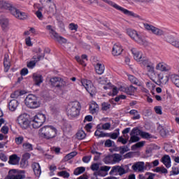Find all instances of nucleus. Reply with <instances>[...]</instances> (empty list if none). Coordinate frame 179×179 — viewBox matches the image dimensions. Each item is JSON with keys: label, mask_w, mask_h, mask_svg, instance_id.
I'll return each instance as SVG.
<instances>
[{"label": "nucleus", "mask_w": 179, "mask_h": 179, "mask_svg": "<svg viewBox=\"0 0 179 179\" xmlns=\"http://www.w3.org/2000/svg\"><path fill=\"white\" fill-rule=\"evenodd\" d=\"M0 9L9 10L14 17H16V19H19L20 20H26V19L29 17V15H27L26 13L20 11L10 3L5 0H0Z\"/></svg>", "instance_id": "1"}, {"label": "nucleus", "mask_w": 179, "mask_h": 179, "mask_svg": "<svg viewBox=\"0 0 179 179\" xmlns=\"http://www.w3.org/2000/svg\"><path fill=\"white\" fill-rule=\"evenodd\" d=\"M38 136L43 139H53L57 136V129L51 125H46L39 129Z\"/></svg>", "instance_id": "2"}, {"label": "nucleus", "mask_w": 179, "mask_h": 179, "mask_svg": "<svg viewBox=\"0 0 179 179\" xmlns=\"http://www.w3.org/2000/svg\"><path fill=\"white\" fill-rule=\"evenodd\" d=\"M66 114L69 118H76L80 114V103L73 101L69 103L66 109Z\"/></svg>", "instance_id": "3"}, {"label": "nucleus", "mask_w": 179, "mask_h": 179, "mask_svg": "<svg viewBox=\"0 0 179 179\" xmlns=\"http://www.w3.org/2000/svg\"><path fill=\"white\" fill-rule=\"evenodd\" d=\"M127 34L129 35L131 40L136 43H138V44H141V45H145L146 47V45L149 44L146 40L143 39L142 35H141V33L138 32L135 29H127Z\"/></svg>", "instance_id": "4"}, {"label": "nucleus", "mask_w": 179, "mask_h": 179, "mask_svg": "<svg viewBox=\"0 0 179 179\" xmlns=\"http://www.w3.org/2000/svg\"><path fill=\"white\" fill-rule=\"evenodd\" d=\"M103 2H105V3H108V5H110V6H112L113 8H115V9H117V10H120L124 15H126L127 16H131V17H137L139 19L141 16H139L137 14H135V13L132 11H129V10H127L121 6H120L118 4L114 3L111 0H101Z\"/></svg>", "instance_id": "5"}, {"label": "nucleus", "mask_w": 179, "mask_h": 179, "mask_svg": "<svg viewBox=\"0 0 179 179\" xmlns=\"http://www.w3.org/2000/svg\"><path fill=\"white\" fill-rule=\"evenodd\" d=\"M129 171V165H122V166H115L112 167L109 174L113 176V174H118L119 176H124Z\"/></svg>", "instance_id": "6"}, {"label": "nucleus", "mask_w": 179, "mask_h": 179, "mask_svg": "<svg viewBox=\"0 0 179 179\" xmlns=\"http://www.w3.org/2000/svg\"><path fill=\"white\" fill-rule=\"evenodd\" d=\"M25 104L27 107H29V108H37L40 107V102L37 96L34 94H29L26 97Z\"/></svg>", "instance_id": "7"}, {"label": "nucleus", "mask_w": 179, "mask_h": 179, "mask_svg": "<svg viewBox=\"0 0 179 179\" xmlns=\"http://www.w3.org/2000/svg\"><path fill=\"white\" fill-rule=\"evenodd\" d=\"M45 115L43 113H38L35 115L32 120V127L35 129L40 128V127L43 126V124L45 122Z\"/></svg>", "instance_id": "8"}, {"label": "nucleus", "mask_w": 179, "mask_h": 179, "mask_svg": "<svg viewBox=\"0 0 179 179\" xmlns=\"http://www.w3.org/2000/svg\"><path fill=\"white\" fill-rule=\"evenodd\" d=\"M26 178L24 175V171H20L19 172L16 169H11L8 172V175L6 179H24Z\"/></svg>", "instance_id": "9"}, {"label": "nucleus", "mask_w": 179, "mask_h": 179, "mask_svg": "<svg viewBox=\"0 0 179 179\" xmlns=\"http://www.w3.org/2000/svg\"><path fill=\"white\" fill-rule=\"evenodd\" d=\"M81 84L82 86H83L87 90V92L91 94V96H93V94L96 93V87H94V85H93L92 81L87 79H82Z\"/></svg>", "instance_id": "10"}, {"label": "nucleus", "mask_w": 179, "mask_h": 179, "mask_svg": "<svg viewBox=\"0 0 179 179\" xmlns=\"http://www.w3.org/2000/svg\"><path fill=\"white\" fill-rule=\"evenodd\" d=\"M40 3L41 5H45V10L48 13V15L51 13H54V8H56L55 3H54V1L52 0H40Z\"/></svg>", "instance_id": "11"}, {"label": "nucleus", "mask_w": 179, "mask_h": 179, "mask_svg": "<svg viewBox=\"0 0 179 179\" xmlns=\"http://www.w3.org/2000/svg\"><path fill=\"white\" fill-rule=\"evenodd\" d=\"M17 122L22 129H27L30 127V120L26 114L20 115L17 118Z\"/></svg>", "instance_id": "12"}, {"label": "nucleus", "mask_w": 179, "mask_h": 179, "mask_svg": "<svg viewBox=\"0 0 179 179\" xmlns=\"http://www.w3.org/2000/svg\"><path fill=\"white\" fill-rule=\"evenodd\" d=\"M144 28L145 30H148V31H152L153 34H155V36H164V31L152 25L149 24L148 23L143 24Z\"/></svg>", "instance_id": "13"}, {"label": "nucleus", "mask_w": 179, "mask_h": 179, "mask_svg": "<svg viewBox=\"0 0 179 179\" xmlns=\"http://www.w3.org/2000/svg\"><path fill=\"white\" fill-rule=\"evenodd\" d=\"M156 71L159 72H170L172 69L171 66L164 62H159L155 66Z\"/></svg>", "instance_id": "14"}, {"label": "nucleus", "mask_w": 179, "mask_h": 179, "mask_svg": "<svg viewBox=\"0 0 179 179\" xmlns=\"http://www.w3.org/2000/svg\"><path fill=\"white\" fill-rule=\"evenodd\" d=\"M131 169L134 173H145L147 167L144 162H137L133 164Z\"/></svg>", "instance_id": "15"}, {"label": "nucleus", "mask_w": 179, "mask_h": 179, "mask_svg": "<svg viewBox=\"0 0 179 179\" xmlns=\"http://www.w3.org/2000/svg\"><path fill=\"white\" fill-rule=\"evenodd\" d=\"M139 129L138 127L134 128L130 133V139L129 141V143H134L135 142H139L141 138H139Z\"/></svg>", "instance_id": "16"}, {"label": "nucleus", "mask_w": 179, "mask_h": 179, "mask_svg": "<svg viewBox=\"0 0 179 179\" xmlns=\"http://www.w3.org/2000/svg\"><path fill=\"white\" fill-rule=\"evenodd\" d=\"M43 50H41V48H38L34 49V52L35 55L31 58L32 61L37 64V62H39V61H41V59H44L45 55L42 52Z\"/></svg>", "instance_id": "17"}, {"label": "nucleus", "mask_w": 179, "mask_h": 179, "mask_svg": "<svg viewBox=\"0 0 179 179\" xmlns=\"http://www.w3.org/2000/svg\"><path fill=\"white\" fill-rule=\"evenodd\" d=\"M131 52L135 61L137 62H142V61H143V59L145 58L143 57V54L141 51L138 50V49L132 48L131 49Z\"/></svg>", "instance_id": "18"}, {"label": "nucleus", "mask_w": 179, "mask_h": 179, "mask_svg": "<svg viewBox=\"0 0 179 179\" xmlns=\"http://www.w3.org/2000/svg\"><path fill=\"white\" fill-rule=\"evenodd\" d=\"M122 51H124L122 45L120 43H115L113 45L112 49V55H113V57H118L122 54Z\"/></svg>", "instance_id": "19"}, {"label": "nucleus", "mask_w": 179, "mask_h": 179, "mask_svg": "<svg viewBox=\"0 0 179 179\" xmlns=\"http://www.w3.org/2000/svg\"><path fill=\"white\" fill-rule=\"evenodd\" d=\"M120 90L121 92H124L127 93V94H133V93H135L136 92V88L132 85H130L129 87H121L120 88Z\"/></svg>", "instance_id": "20"}, {"label": "nucleus", "mask_w": 179, "mask_h": 179, "mask_svg": "<svg viewBox=\"0 0 179 179\" xmlns=\"http://www.w3.org/2000/svg\"><path fill=\"white\" fill-rule=\"evenodd\" d=\"M32 169L36 177H40V176H41V167H40L39 163L34 162L32 164Z\"/></svg>", "instance_id": "21"}, {"label": "nucleus", "mask_w": 179, "mask_h": 179, "mask_svg": "<svg viewBox=\"0 0 179 179\" xmlns=\"http://www.w3.org/2000/svg\"><path fill=\"white\" fill-rule=\"evenodd\" d=\"M110 169H111V166H102L99 168L98 174L99 176H102L103 177H105V176H107V173H108V171H110Z\"/></svg>", "instance_id": "22"}, {"label": "nucleus", "mask_w": 179, "mask_h": 179, "mask_svg": "<svg viewBox=\"0 0 179 179\" xmlns=\"http://www.w3.org/2000/svg\"><path fill=\"white\" fill-rule=\"evenodd\" d=\"M166 40L168 43H170L171 45H173V47H176V48H179V41L175 40L172 36H167L166 37Z\"/></svg>", "instance_id": "23"}, {"label": "nucleus", "mask_w": 179, "mask_h": 179, "mask_svg": "<svg viewBox=\"0 0 179 179\" xmlns=\"http://www.w3.org/2000/svg\"><path fill=\"white\" fill-rule=\"evenodd\" d=\"M19 162H20V157H17L16 154L10 156L8 161L9 164H19Z\"/></svg>", "instance_id": "24"}, {"label": "nucleus", "mask_w": 179, "mask_h": 179, "mask_svg": "<svg viewBox=\"0 0 179 179\" xmlns=\"http://www.w3.org/2000/svg\"><path fill=\"white\" fill-rule=\"evenodd\" d=\"M3 65L5 72H8L10 68V59L8 55H5L4 56Z\"/></svg>", "instance_id": "25"}, {"label": "nucleus", "mask_w": 179, "mask_h": 179, "mask_svg": "<svg viewBox=\"0 0 179 179\" xmlns=\"http://www.w3.org/2000/svg\"><path fill=\"white\" fill-rule=\"evenodd\" d=\"M162 162L163 164L166 167V169H170L171 167V159L170 156L165 155L162 158Z\"/></svg>", "instance_id": "26"}, {"label": "nucleus", "mask_w": 179, "mask_h": 179, "mask_svg": "<svg viewBox=\"0 0 179 179\" xmlns=\"http://www.w3.org/2000/svg\"><path fill=\"white\" fill-rule=\"evenodd\" d=\"M33 79L35 81L36 86H40L43 83V76L40 74L34 73Z\"/></svg>", "instance_id": "27"}, {"label": "nucleus", "mask_w": 179, "mask_h": 179, "mask_svg": "<svg viewBox=\"0 0 179 179\" xmlns=\"http://www.w3.org/2000/svg\"><path fill=\"white\" fill-rule=\"evenodd\" d=\"M69 83V80H64L62 78H60L56 87L59 89V90H63V89H65L68 86V83Z\"/></svg>", "instance_id": "28"}, {"label": "nucleus", "mask_w": 179, "mask_h": 179, "mask_svg": "<svg viewBox=\"0 0 179 179\" xmlns=\"http://www.w3.org/2000/svg\"><path fill=\"white\" fill-rule=\"evenodd\" d=\"M170 79L172 80L173 83L176 85L177 87H179V75L178 74H169Z\"/></svg>", "instance_id": "29"}, {"label": "nucleus", "mask_w": 179, "mask_h": 179, "mask_svg": "<svg viewBox=\"0 0 179 179\" xmlns=\"http://www.w3.org/2000/svg\"><path fill=\"white\" fill-rule=\"evenodd\" d=\"M17 106H19V102L17 100H11L8 103L9 110L10 111H15L17 108Z\"/></svg>", "instance_id": "30"}, {"label": "nucleus", "mask_w": 179, "mask_h": 179, "mask_svg": "<svg viewBox=\"0 0 179 179\" xmlns=\"http://www.w3.org/2000/svg\"><path fill=\"white\" fill-rule=\"evenodd\" d=\"M95 71L98 75H103L104 73V65L100 63L96 64Z\"/></svg>", "instance_id": "31"}, {"label": "nucleus", "mask_w": 179, "mask_h": 179, "mask_svg": "<svg viewBox=\"0 0 179 179\" xmlns=\"http://www.w3.org/2000/svg\"><path fill=\"white\" fill-rule=\"evenodd\" d=\"M90 110L91 114H96V113L99 111V105L96 103V102H92L90 104Z\"/></svg>", "instance_id": "32"}, {"label": "nucleus", "mask_w": 179, "mask_h": 179, "mask_svg": "<svg viewBox=\"0 0 179 179\" xmlns=\"http://www.w3.org/2000/svg\"><path fill=\"white\" fill-rule=\"evenodd\" d=\"M0 24L2 29H6L9 24V20L3 17H0Z\"/></svg>", "instance_id": "33"}, {"label": "nucleus", "mask_w": 179, "mask_h": 179, "mask_svg": "<svg viewBox=\"0 0 179 179\" xmlns=\"http://www.w3.org/2000/svg\"><path fill=\"white\" fill-rule=\"evenodd\" d=\"M113 163H120L122 160V155L120 154L112 155Z\"/></svg>", "instance_id": "34"}, {"label": "nucleus", "mask_w": 179, "mask_h": 179, "mask_svg": "<svg viewBox=\"0 0 179 179\" xmlns=\"http://www.w3.org/2000/svg\"><path fill=\"white\" fill-rule=\"evenodd\" d=\"M26 92L22 90H17L11 94L10 97L11 99H17L20 96H23Z\"/></svg>", "instance_id": "35"}, {"label": "nucleus", "mask_w": 179, "mask_h": 179, "mask_svg": "<svg viewBox=\"0 0 179 179\" xmlns=\"http://www.w3.org/2000/svg\"><path fill=\"white\" fill-rule=\"evenodd\" d=\"M128 79L129 82L134 83V85H138V86H141V83H139V80L135 76L132 75H128Z\"/></svg>", "instance_id": "36"}, {"label": "nucleus", "mask_w": 179, "mask_h": 179, "mask_svg": "<svg viewBox=\"0 0 179 179\" xmlns=\"http://www.w3.org/2000/svg\"><path fill=\"white\" fill-rule=\"evenodd\" d=\"M140 64L141 66H143L144 69H145L147 66H149L151 65L152 62L149 60V59L143 58L141 62H140Z\"/></svg>", "instance_id": "37"}, {"label": "nucleus", "mask_w": 179, "mask_h": 179, "mask_svg": "<svg viewBox=\"0 0 179 179\" xmlns=\"http://www.w3.org/2000/svg\"><path fill=\"white\" fill-rule=\"evenodd\" d=\"M155 173H159V174H167L169 171H167V169L164 167H157L154 169Z\"/></svg>", "instance_id": "38"}, {"label": "nucleus", "mask_w": 179, "mask_h": 179, "mask_svg": "<svg viewBox=\"0 0 179 179\" xmlns=\"http://www.w3.org/2000/svg\"><path fill=\"white\" fill-rule=\"evenodd\" d=\"M22 148L26 152H31V150H33V145L29 143H24L22 144Z\"/></svg>", "instance_id": "39"}, {"label": "nucleus", "mask_w": 179, "mask_h": 179, "mask_svg": "<svg viewBox=\"0 0 179 179\" xmlns=\"http://www.w3.org/2000/svg\"><path fill=\"white\" fill-rule=\"evenodd\" d=\"M96 80L98 83H100L101 85H110V82H108V80L104 77H99L98 78H96Z\"/></svg>", "instance_id": "40"}, {"label": "nucleus", "mask_w": 179, "mask_h": 179, "mask_svg": "<svg viewBox=\"0 0 179 179\" xmlns=\"http://www.w3.org/2000/svg\"><path fill=\"white\" fill-rule=\"evenodd\" d=\"M103 162L105 163V164H113V155H108L105 157L103 159Z\"/></svg>", "instance_id": "41"}, {"label": "nucleus", "mask_w": 179, "mask_h": 179, "mask_svg": "<svg viewBox=\"0 0 179 179\" xmlns=\"http://www.w3.org/2000/svg\"><path fill=\"white\" fill-rule=\"evenodd\" d=\"M60 79H61V78H59V77H53V78H50V82L52 86L57 87V85H58Z\"/></svg>", "instance_id": "42"}, {"label": "nucleus", "mask_w": 179, "mask_h": 179, "mask_svg": "<svg viewBox=\"0 0 179 179\" xmlns=\"http://www.w3.org/2000/svg\"><path fill=\"white\" fill-rule=\"evenodd\" d=\"M76 155H78V152H75V151L66 155L64 157L65 162H68V160H71V159H73V157H75V156H76Z\"/></svg>", "instance_id": "43"}, {"label": "nucleus", "mask_w": 179, "mask_h": 179, "mask_svg": "<svg viewBox=\"0 0 179 179\" xmlns=\"http://www.w3.org/2000/svg\"><path fill=\"white\" fill-rule=\"evenodd\" d=\"M76 136L80 140L85 139L86 138V133L83 130H79L76 134Z\"/></svg>", "instance_id": "44"}, {"label": "nucleus", "mask_w": 179, "mask_h": 179, "mask_svg": "<svg viewBox=\"0 0 179 179\" xmlns=\"http://www.w3.org/2000/svg\"><path fill=\"white\" fill-rule=\"evenodd\" d=\"M129 114L134 115L132 118L133 120H139L141 118V115L138 114V110H131Z\"/></svg>", "instance_id": "45"}, {"label": "nucleus", "mask_w": 179, "mask_h": 179, "mask_svg": "<svg viewBox=\"0 0 179 179\" xmlns=\"http://www.w3.org/2000/svg\"><path fill=\"white\" fill-rule=\"evenodd\" d=\"M86 169L83 166H80L78 168H76L74 171L75 176H79V174H82V173H85Z\"/></svg>", "instance_id": "46"}, {"label": "nucleus", "mask_w": 179, "mask_h": 179, "mask_svg": "<svg viewBox=\"0 0 179 179\" xmlns=\"http://www.w3.org/2000/svg\"><path fill=\"white\" fill-rule=\"evenodd\" d=\"M94 135L95 136H98V138H106V136H108V134H105L103 131H100V130H96Z\"/></svg>", "instance_id": "47"}, {"label": "nucleus", "mask_w": 179, "mask_h": 179, "mask_svg": "<svg viewBox=\"0 0 179 179\" xmlns=\"http://www.w3.org/2000/svg\"><path fill=\"white\" fill-rule=\"evenodd\" d=\"M57 176L63 177V178H69L70 174L66 171H62L58 172Z\"/></svg>", "instance_id": "48"}, {"label": "nucleus", "mask_w": 179, "mask_h": 179, "mask_svg": "<svg viewBox=\"0 0 179 179\" xmlns=\"http://www.w3.org/2000/svg\"><path fill=\"white\" fill-rule=\"evenodd\" d=\"M138 133L141 137L144 138L145 139H150V135L149 134V133L142 131L140 129H138Z\"/></svg>", "instance_id": "49"}, {"label": "nucleus", "mask_w": 179, "mask_h": 179, "mask_svg": "<svg viewBox=\"0 0 179 179\" xmlns=\"http://www.w3.org/2000/svg\"><path fill=\"white\" fill-rule=\"evenodd\" d=\"M145 141H140L137 143H136L135 145L131 146V149L133 150H135V149L138 148H143V146H145Z\"/></svg>", "instance_id": "50"}, {"label": "nucleus", "mask_w": 179, "mask_h": 179, "mask_svg": "<svg viewBox=\"0 0 179 179\" xmlns=\"http://www.w3.org/2000/svg\"><path fill=\"white\" fill-rule=\"evenodd\" d=\"M15 142L16 145H22V143H23V142H24V137H23L22 136L16 137L15 138Z\"/></svg>", "instance_id": "51"}, {"label": "nucleus", "mask_w": 179, "mask_h": 179, "mask_svg": "<svg viewBox=\"0 0 179 179\" xmlns=\"http://www.w3.org/2000/svg\"><path fill=\"white\" fill-rule=\"evenodd\" d=\"M129 139V136H127V138H124L122 136H120L117 138V142H120V143H122V145H127L128 143V140Z\"/></svg>", "instance_id": "52"}, {"label": "nucleus", "mask_w": 179, "mask_h": 179, "mask_svg": "<svg viewBox=\"0 0 179 179\" xmlns=\"http://www.w3.org/2000/svg\"><path fill=\"white\" fill-rule=\"evenodd\" d=\"M120 152L121 155H124V153H126V152H129V148L128 145L120 147Z\"/></svg>", "instance_id": "53"}, {"label": "nucleus", "mask_w": 179, "mask_h": 179, "mask_svg": "<svg viewBox=\"0 0 179 179\" xmlns=\"http://www.w3.org/2000/svg\"><path fill=\"white\" fill-rule=\"evenodd\" d=\"M90 169L92 171H99V169H100V165L97 163H94L91 165Z\"/></svg>", "instance_id": "54"}, {"label": "nucleus", "mask_w": 179, "mask_h": 179, "mask_svg": "<svg viewBox=\"0 0 179 179\" xmlns=\"http://www.w3.org/2000/svg\"><path fill=\"white\" fill-rule=\"evenodd\" d=\"M101 106L103 111H107V110H110V107H111V104L106 102L102 103Z\"/></svg>", "instance_id": "55"}, {"label": "nucleus", "mask_w": 179, "mask_h": 179, "mask_svg": "<svg viewBox=\"0 0 179 179\" xmlns=\"http://www.w3.org/2000/svg\"><path fill=\"white\" fill-rule=\"evenodd\" d=\"M164 150H166V152H170L171 153H176V150L171 149V145H169V144H166L164 147Z\"/></svg>", "instance_id": "56"}, {"label": "nucleus", "mask_w": 179, "mask_h": 179, "mask_svg": "<svg viewBox=\"0 0 179 179\" xmlns=\"http://www.w3.org/2000/svg\"><path fill=\"white\" fill-rule=\"evenodd\" d=\"M150 79H151V80H152V82H155V83H156V78H157V75L156 74V71H152L151 73H150Z\"/></svg>", "instance_id": "57"}, {"label": "nucleus", "mask_w": 179, "mask_h": 179, "mask_svg": "<svg viewBox=\"0 0 179 179\" xmlns=\"http://www.w3.org/2000/svg\"><path fill=\"white\" fill-rule=\"evenodd\" d=\"M145 69H146V71L148 72H149V73L154 72L155 71V65L153 64V63H152L151 64H150L149 66L145 67Z\"/></svg>", "instance_id": "58"}, {"label": "nucleus", "mask_w": 179, "mask_h": 179, "mask_svg": "<svg viewBox=\"0 0 179 179\" xmlns=\"http://www.w3.org/2000/svg\"><path fill=\"white\" fill-rule=\"evenodd\" d=\"M36 62L33 61V59H31V60L30 62H29L27 63V68H29V69H33V68H34V66H36Z\"/></svg>", "instance_id": "59"}, {"label": "nucleus", "mask_w": 179, "mask_h": 179, "mask_svg": "<svg viewBox=\"0 0 179 179\" xmlns=\"http://www.w3.org/2000/svg\"><path fill=\"white\" fill-rule=\"evenodd\" d=\"M0 160L4 162H8V157L6 156V155H5V153L0 152Z\"/></svg>", "instance_id": "60"}, {"label": "nucleus", "mask_w": 179, "mask_h": 179, "mask_svg": "<svg viewBox=\"0 0 179 179\" xmlns=\"http://www.w3.org/2000/svg\"><path fill=\"white\" fill-rule=\"evenodd\" d=\"M102 129H104L105 131H107L108 129H110L111 128V124L107 122L101 125Z\"/></svg>", "instance_id": "61"}, {"label": "nucleus", "mask_w": 179, "mask_h": 179, "mask_svg": "<svg viewBox=\"0 0 179 179\" xmlns=\"http://www.w3.org/2000/svg\"><path fill=\"white\" fill-rule=\"evenodd\" d=\"M28 164L29 162H27V160L22 159L20 162V166L22 167V169H24L27 167Z\"/></svg>", "instance_id": "62"}, {"label": "nucleus", "mask_w": 179, "mask_h": 179, "mask_svg": "<svg viewBox=\"0 0 179 179\" xmlns=\"http://www.w3.org/2000/svg\"><path fill=\"white\" fill-rule=\"evenodd\" d=\"M113 143H114V141L108 139V140H106V141L105 142V146L106 148H111Z\"/></svg>", "instance_id": "63"}, {"label": "nucleus", "mask_w": 179, "mask_h": 179, "mask_svg": "<svg viewBox=\"0 0 179 179\" xmlns=\"http://www.w3.org/2000/svg\"><path fill=\"white\" fill-rule=\"evenodd\" d=\"M90 160H92V155L85 156V157H83V162L84 163H89Z\"/></svg>", "instance_id": "64"}]
</instances>
